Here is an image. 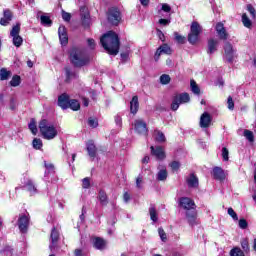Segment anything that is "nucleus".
I'll return each mask as SVG.
<instances>
[{"label":"nucleus","mask_w":256,"mask_h":256,"mask_svg":"<svg viewBox=\"0 0 256 256\" xmlns=\"http://www.w3.org/2000/svg\"><path fill=\"white\" fill-rule=\"evenodd\" d=\"M100 44L106 50L108 55H119L121 49V39L117 32L110 30L100 38Z\"/></svg>","instance_id":"f257e3e1"},{"label":"nucleus","mask_w":256,"mask_h":256,"mask_svg":"<svg viewBox=\"0 0 256 256\" xmlns=\"http://www.w3.org/2000/svg\"><path fill=\"white\" fill-rule=\"evenodd\" d=\"M178 205L186 211V219L190 227L197 225V205L195 201L189 197H180Z\"/></svg>","instance_id":"f03ea898"},{"label":"nucleus","mask_w":256,"mask_h":256,"mask_svg":"<svg viewBox=\"0 0 256 256\" xmlns=\"http://www.w3.org/2000/svg\"><path fill=\"white\" fill-rule=\"evenodd\" d=\"M68 57L71 65L77 69L89 65V57L85 56V52L77 46H73L68 51Z\"/></svg>","instance_id":"7ed1b4c3"},{"label":"nucleus","mask_w":256,"mask_h":256,"mask_svg":"<svg viewBox=\"0 0 256 256\" xmlns=\"http://www.w3.org/2000/svg\"><path fill=\"white\" fill-rule=\"evenodd\" d=\"M38 127L43 139L47 141H51V139H55L57 136V128H55V125L49 123L47 119L40 120Z\"/></svg>","instance_id":"20e7f679"},{"label":"nucleus","mask_w":256,"mask_h":256,"mask_svg":"<svg viewBox=\"0 0 256 256\" xmlns=\"http://www.w3.org/2000/svg\"><path fill=\"white\" fill-rule=\"evenodd\" d=\"M106 19L109 25L112 27H119V23H121L123 16L121 14V10L117 6L109 7L106 11Z\"/></svg>","instance_id":"39448f33"},{"label":"nucleus","mask_w":256,"mask_h":256,"mask_svg":"<svg viewBox=\"0 0 256 256\" xmlns=\"http://www.w3.org/2000/svg\"><path fill=\"white\" fill-rule=\"evenodd\" d=\"M201 33H203V27H201L199 22L193 21L190 26V33H188V43H190V45H197Z\"/></svg>","instance_id":"423d86ee"},{"label":"nucleus","mask_w":256,"mask_h":256,"mask_svg":"<svg viewBox=\"0 0 256 256\" xmlns=\"http://www.w3.org/2000/svg\"><path fill=\"white\" fill-rule=\"evenodd\" d=\"M190 101H191V97L189 96V93H187V92L175 95L172 99L170 109L172 111H177V109H179V105H181L183 103H189Z\"/></svg>","instance_id":"0eeeda50"},{"label":"nucleus","mask_w":256,"mask_h":256,"mask_svg":"<svg viewBox=\"0 0 256 256\" xmlns=\"http://www.w3.org/2000/svg\"><path fill=\"white\" fill-rule=\"evenodd\" d=\"M19 33H21V23L17 22L10 31V37H12L14 47H21L23 45V37Z\"/></svg>","instance_id":"6e6552de"},{"label":"nucleus","mask_w":256,"mask_h":256,"mask_svg":"<svg viewBox=\"0 0 256 256\" xmlns=\"http://www.w3.org/2000/svg\"><path fill=\"white\" fill-rule=\"evenodd\" d=\"M223 49L227 62L233 63L235 55L237 54V50L233 48V44H231V42H225Z\"/></svg>","instance_id":"1a4fd4ad"},{"label":"nucleus","mask_w":256,"mask_h":256,"mask_svg":"<svg viewBox=\"0 0 256 256\" xmlns=\"http://www.w3.org/2000/svg\"><path fill=\"white\" fill-rule=\"evenodd\" d=\"M134 131L138 135H144L145 137L149 135V128H147V123L141 119L134 121Z\"/></svg>","instance_id":"9d476101"},{"label":"nucleus","mask_w":256,"mask_h":256,"mask_svg":"<svg viewBox=\"0 0 256 256\" xmlns=\"http://www.w3.org/2000/svg\"><path fill=\"white\" fill-rule=\"evenodd\" d=\"M215 31L220 39V41H227L229 39V33L225 29V24L223 22L216 23Z\"/></svg>","instance_id":"9b49d317"},{"label":"nucleus","mask_w":256,"mask_h":256,"mask_svg":"<svg viewBox=\"0 0 256 256\" xmlns=\"http://www.w3.org/2000/svg\"><path fill=\"white\" fill-rule=\"evenodd\" d=\"M58 35L60 45H62V47H66V45L69 44V34L67 33V28L64 25L59 26Z\"/></svg>","instance_id":"f8f14e48"},{"label":"nucleus","mask_w":256,"mask_h":256,"mask_svg":"<svg viewBox=\"0 0 256 256\" xmlns=\"http://www.w3.org/2000/svg\"><path fill=\"white\" fill-rule=\"evenodd\" d=\"M162 53H164V55H171L173 53V50L168 44H162L161 46H159L154 55V60L156 62L159 61Z\"/></svg>","instance_id":"ddd939ff"},{"label":"nucleus","mask_w":256,"mask_h":256,"mask_svg":"<svg viewBox=\"0 0 256 256\" xmlns=\"http://www.w3.org/2000/svg\"><path fill=\"white\" fill-rule=\"evenodd\" d=\"M71 101V96L67 93H62L58 96V107H61L63 111L69 109V103Z\"/></svg>","instance_id":"4468645a"},{"label":"nucleus","mask_w":256,"mask_h":256,"mask_svg":"<svg viewBox=\"0 0 256 256\" xmlns=\"http://www.w3.org/2000/svg\"><path fill=\"white\" fill-rule=\"evenodd\" d=\"M151 155L156 157L159 161H163L166 159L167 154H165V150H163V146H151L150 147Z\"/></svg>","instance_id":"2eb2a0df"},{"label":"nucleus","mask_w":256,"mask_h":256,"mask_svg":"<svg viewBox=\"0 0 256 256\" xmlns=\"http://www.w3.org/2000/svg\"><path fill=\"white\" fill-rule=\"evenodd\" d=\"M13 21V11L11 9H4L3 10V17L0 19V25L2 27H7L9 23Z\"/></svg>","instance_id":"dca6fc26"},{"label":"nucleus","mask_w":256,"mask_h":256,"mask_svg":"<svg viewBox=\"0 0 256 256\" xmlns=\"http://www.w3.org/2000/svg\"><path fill=\"white\" fill-rule=\"evenodd\" d=\"M86 151L92 159V161H95V157H97V146L95 145V141L93 140H88L86 143Z\"/></svg>","instance_id":"f3484780"},{"label":"nucleus","mask_w":256,"mask_h":256,"mask_svg":"<svg viewBox=\"0 0 256 256\" xmlns=\"http://www.w3.org/2000/svg\"><path fill=\"white\" fill-rule=\"evenodd\" d=\"M212 121L213 117H211V114H209V112H204L200 116V127L202 129H208V127H211Z\"/></svg>","instance_id":"a211bd4d"},{"label":"nucleus","mask_w":256,"mask_h":256,"mask_svg":"<svg viewBox=\"0 0 256 256\" xmlns=\"http://www.w3.org/2000/svg\"><path fill=\"white\" fill-rule=\"evenodd\" d=\"M18 227L20 233H27L29 229V217L27 215H22L18 219Z\"/></svg>","instance_id":"6ab92c4d"},{"label":"nucleus","mask_w":256,"mask_h":256,"mask_svg":"<svg viewBox=\"0 0 256 256\" xmlns=\"http://www.w3.org/2000/svg\"><path fill=\"white\" fill-rule=\"evenodd\" d=\"M92 243L94 249H97L98 251H103L107 247V241L99 236L93 237Z\"/></svg>","instance_id":"aec40b11"},{"label":"nucleus","mask_w":256,"mask_h":256,"mask_svg":"<svg viewBox=\"0 0 256 256\" xmlns=\"http://www.w3.org/2000/svg\"><path fill=\"white\" fill-rule=\"evenodd\" d=\"M186 183L189 189H199V178L195 173H191L188 178H186Z\"/></svg>","instance_id":"412c9836"},{"label":"nucleus","mask_w":256,"mask_h":256,"mask_svg":"<svg viewBox=\"0 0 256 256\" xmlns=\"http://www.w3.org/2000/svg\"><path fill=\"white\" fill-rule=\"evenodd\" d=\"M212 176L216 181H225V171L219 166L213 168Z\"/></svg>","instance_id":"4be33fe9"},{"label":"nucleus","mask_w":256,"mask_h":256,"mask_svg":"<svg viewBox=\"0 0 256 256\" xmlns=\"http://www.w3.org/2000/svg\"><path fill=\"white\" fill-rule=\"evenodd\" d=\"M97 199L103 207H107V205H109V196H107V192H105V190H99Z\"/></svg>","instance_id":"5701e85b"},{"label":"nucleus","mask_w":256,"mask_h":256,"mask_svg":"<svg viewBox=\"0 0 256 256\" xmlns=\"http://www.w3.org/2000/svg\"><path fill=\"white\" fill-rule=\"evenodd\" d=\"M139 111V96H133L130 101V113L135 115Z\"/></svg>","instance_id":"b1692460"},{"label":"nucleus","mask_w":256,"mask_h":256,"mask_svg":"<svg viewBox=\"0 0 256 256\" xmlns=\"http://www.w3.org/2000/svg\"><path fill=\"white\" fill-rule=\"evenodd\" d=\"M217 45H219L218 40H215L213 38L208 40V50H207L208 55H213V53L217 51Z\"/></svg>","instance_id":"393cba45"},{"label":"nucleus","mask_w":256,"mask_h":256,"mask_svg":"<svg viewBox=\"0 0 256 256\" xmlns=\"http://www.w3.org/2000/svg\"><path fill=\"white\" fill-rule=\"evenodd\" d=\"M154 140L156 143H165L167 141V138L165 137V134L161 132V130H155Z\"/></svg>","instance_id":"a878e982"},{"label":"nucleus","mask_w":256,"mask_h":256,"mask_svg":"<svg viewBox=\"0 0 256 256\" xmlns=\"http://www.w3.org/2000/svg\"><path fill=\"white\" fill-rule=\"evenodd\" d=\"M52 245H57L59 242V230L56 227H53L50 234Z\"/></svg>","instance_id":"bb28decb"},{"label":"nucleus","mask_w":256,"mask_h":256,"mask_svg":"<svg viewBox=\"0 0 256 256\" xmlns=\"http://www.w3.org/2000/svg\"><path fill=\"white\" fill-rule=\"evenodd\" d=\"M68 109H71L72 111H79L81 109V103H79V100L77 99H70Z\"/></svg>","instance_id":"cd10ccee"},{"label":"nucleus","mask_w":256,"mask_h":256,"mask_svg":"<svg viewBox=\"0 0 256 256\" xmlns=\"http://www.w3.org/2000/svg\"><path fill=\"white\" fill-rule=\"evenodd\" d=\"M82 26L85 29H89V23L91 21V15L89 13H84L81 16Z\"/></svg>","instance_id":"c85d7f7f"},{"label":"nucleus","mask_w":256,"mask_h":256,"mask_svg":"<svg viewBox=\"0 0 256 256\" xmlns=\"http://www.w3.org/2000/svg\"><path fill=\"white\" fill-rule=\"evenodd\" d=\"M40 22L44 27H51V25H53V20H51V17L45 15L40 16Z\"/></svg>","instance_id":"c756f323"},{"label":"nucleus","mask_w":256,"mask_h":256,"mask_svg":"<svg viewBox=\"0 0 256 256\" xmlns=\"http://www.w3.org/2000/svg\"><path fill=\"white\" fill-rule=\"evenodd\" d=\"M242 23L246 29H251L253 27V22L251 19H249V16H247V13L242 14Z\"/></svg>","instance_id":"7c9ffc66"},{"label":"nucleus","mask_w":256,"mask_h":256,"mask_svg":"<svg viewBox=\"0 0 256 256\" xmlns=\"http://www.w3.org/2000/svg\"><path fill=\"white\" fill-rule=\"evenodd\" d=\"M174 39L179 45H185L187 43V38L179 34V32H174Z\"/></svg>","instance_id":"2f4dec72"},{"label":"nucleus","mask_w":256,"mask_h":256,"mask_svg":"<svg viewBox=\"0 0 256 256\" xmlns=\"http://www.w3.org/2000/svg\"><path fill=\"white\" fill-rule=\"evenodd\" d=\"M240 243L244 253H249L251 251V246H249V238H243Z\"/></svg>","instance_id":"473e14b6"},{"label":"nucleus","mask_w":256,"mask_h":256,"mask_svg":"<svg viewBox=\"0 0 256 256\" xmlns=\"http://www.w3.org/2000/svg\"><path fill=\"white\" fill-rule=\"evenodd\" d=\"M32 147L33 149H36V151H40V149H43V140L40 138H34L32 141Z\"/></svg>","instance_id":"72a5a7b5"},{"label":"nucleus","mask_w":256,"mask_h":256,"mask_svg":"<svg viewBox=\"0 0 256 256\" xmlns=\"http://www.w3.org/2000/svg\"><path fill=\"white\" fill-rule=\"evenodd\" d=\"M190 87L194 95H201V88H199V85H197V82H195V80L190 81Z\"/></svg>","instance_id":"f704fd0d"},{"label":"nucleus","mask_w":256,"mask_h":256,"mask_svg":"<svg viewBox=\"0 0 256 256\" xmlns=\"http://www.w3.org/2000/svg\"><path fill=\"white\" fill-rule=\"evenodd\" d=\"M28 129L31 131L32 135H37V122L34 118L30 120V123L28 124Z\"/></svg>","instance_id":"c9c22d12"},{"label":"nucleus","mask_w":256,"mask_h":256,"mask_svg":"<svg viewBox=\"0 0 256 256\" xmlns=\"http://www.w3.org/2000/svg\"><path fill=\"white\" fill-rule=\"evenodd\" d=\"M9 77H11V71H9L5 68H2L0 70V80L1 81H7V79H9Z\"/></svg>","instance_id":"e433bc0d"},{"label":"nucleus","mask_w":256,"mask_h":256,"mask_svg":"<svg viewBox=\"0 0 256 256\" xmlns=\"http://www.w3.org/2000/svg\"><path fill=\"white\" fill-rule=\"evenodd\" d=\"M168 172H167V169H162L158 172L157 174V180L158 181H167V177H168Z\"/></svg>","instance_id":"4c0bfd02"},{"label":"nucleus","mask_w":256,"mask_h":256,"mask_svg":"<svg viewBox=\"0 0 256 256\" xmlns=\"http://www.w3.org/2000/svg\"><path fill=\"white\" fill-rule=\"evenodd\" d=\"M65 73H66V83H69V81H71V79H73V77H76L77 74L75 72L71 71L70 67H65Z\"/></svg>","instance_id":"58836bf2"},{"label":"nucleus","mask_w":256,"mask_h":256,"mask_svg":"<svg viewBox=\"0 0 256 256\" xmlns=\"http://www.w3.org/2000/svg\"><path fill=\"white\" fill-rule=\"evenodd\" d=\"M149 214H150L151 221H153L154 223H157V221L159 220V217L157 216V209H155V207H150Z\"/></svg>","instance_id":"ea45409f"},{"label":"nucleus","mask_w":256,"mask_h":256,"mask_svg":"<svg viewBox=\"0 0 256 256\" xmlns=\"http://www.w3.org/2000/svg\"><path fill=\"white\" fill-rule=\"evenodd\" d=\"M11 87H19L21 85V76L14 75L10 81Z\"/></svg>","instance_id":"a19ab883"},{"label":"nucleus","mask_w":256,"mask_h":256,"mask_svg":"<svg viewBox=\"0 0 256 256\" xmlns=\"http://www.w3.org/2000/svg\"><path fill=\"white\" fill-rule=\"evenodd\" d=\"M26 187L29 193H37V187H35V183H33V180H28L26 182Z\"/></svg>","instance_id":"79ce46f5"},{"label":"nucleus","mask_w":256,"mask_h":256,"mask_svg":"<svg viewBox=\"0 0 256 256\" xmlns=\"http://www.w3.org/2000/svg\"><path fill=\"white\" fill-rule=\"evenodd\" d=\"M230 256H245V252L239 247H234L230 251Z\"/></svg>","instance_id":"37998d69"},{"label":"nucleus","mask_w":256,"mask_h":256,"mask_svg":"<svg viewBox=\"0 0 256 256\" xmlns=\"http://www.w3.org/2000/svg\"><path fill=\"white\" fill-rule=\"evenodd\" d=\"M169 167L171 168V170L173 171V173L179 171V169H181V162L174 160L169 164Z\"/></svg>","instance_id":"c03bdc74"},{"label":"nucleus","mask_w":256,"mask_h":256,"mask_svg":"<svg viewBox=\"0 0 256 256\" xmlns=\"http://www.w3.org/2000/svg\"><path fill=\"white\" fill-rule=\"evenodd\" d=\"M160 83L162 85H169V83H171V76H169V74H162L160 76Z\"/></svg>","instance_id":"a18cd8bd"},{"label":"nucleus","mask_w":256,"mask_h":256,"mask_svg":"<svg viewBox=\"0 0 256 256\" xmlns=\"http://www.w3.org/2000/svg\"><path fill=\"white\" fill-rule=\"evenodd\" d=\"M88 125L92 129H97V127H99V120H97V118L90 117L88 118Z\"/></svg>","instance_id":"49530a36"},{"label":"nucleus","mask_w":256,"mask_h":256,"mask_svg":"<svg viewBox=\"0 0 256 256\" xmlns=\"http://www.w3.org/2000/svg\"><path fill=\"white\" fill-rule=\"evenodd\" d=\"M244 137H246V139H248L250 143H253L255 141V135L251 130H244Z\"/></svg>","instance_id":"de8ad7c7"},{"label":"nucleus","mask_w":256,"mask_h":256,"mask_svg":"<svg viewBox=\"0 0 256 256\" xmlns=\"http://www.w3.org/2000/svg\"><path fill=\"white\" fill-rule=\"evenodd\" d=\"M91 187V178L86 177L82 179V189H89Z\"/></svg>","instance_id":"09e8293b"},{"label":"nucleus","mask_w":256,"mask_h":256,"mask_svg":"<svg viewBox=\"0 0 256 256\" xmlns=\"http://www.w3.org/2000/svg\"><path fill=\"white\" fill-rule=\"evenodd\" d=\"M158 234L161 241L165 243L167 241V233H165V230L163 228H158Z\"/></svg>","instance_id":"8fccbe9b"},{"label":"nucleus","mask_w":256,"mask_h":256,"mask_svg":"<svg viewBox=\"0 0 256 256\" xmlns=\"http://www.w3.org/2000/svg\"><path fill=\"white\" fill-rule=\"evenodd\" d=\"M228 215H230L234 221H239V216H237V212H235L232 207L228 208Z\"/></svg>","instance_id":"3c124183"},{"label":"nucleus","mask_w":256,"mask_h":256,"mask_svg":"<svg viewBox=\"0 0 256 256\" xmlns=\"http://www.w3.org/2000/svg\"><path fill=\"white\" fill-rule=\"evenodd\" d=\"M247 11L250 13L252 19H256V10H255V7H253V5L248 4Z\"/></svg>","instance_id":"603ef678"},{"label":"nucleus","mask_w":256,"mask_h":256,"mask_svg":"<svg viewBox=\"0 0 256 256\" xmlns=\"http://www.w3.org/2000/svg\"><path fill=\"white\" fill-rule=\"evenodd\" d=\"M238 225H239V228H240V229H247V227H249V223H248L247 220L244 219V218H241V219L239 220Z\"/></svg>","instance_id":"864d4df0"},{"label":"nucleus","mask_w":256,"mask_h":256,"mask_svg":"<svg viewBox=\"0 0 256 256\" xmlns=\"http://www.w3.org/2000/svg\"><path fill=\"white\" fill-rule=\"evenodd\" d=\"M222 158L223 161H229V150L227 149V147L222 148Z\"/></svg>","instance_id":"5fc2aeb1"},{"label":"nucleus","mask_w":256,"mask_h":256,"mask_svg":"<svg viewBox=\"0 0 256 256\" xmlns=\"http://www.w3.org/2000/svg\"><path fill=\"white\" fill-rule=\"evenodd\" d=\"M227 105H228V109H230V111H233V109H235V102L233 101V97H231V96L228 97Z\"/></svg>","instance_id":"6e6d98bb"},{"label":"nucleus","mask_w":256,"mask_h":256,"mask_svg":"<svg viewBox=\"0 0 256 256\" xmlns=\"http://www.w3.org/2000/svg\"><path fill=\"white\" fill-rule=\"evenodd\" d=\"M62 19L69 23L71 21V13L65 12V10H62Z\"/></svg>","instance_id":"4d7b16f0"},{"label":"nucleus","mask_w":256,"mask_h":256,"mask_svg":"<svg viewBox=\"0 0 256 256\" xmlns=\"http://www.w3.org/2000/svg\"><path fill=\"white\" fill-rule=\"evenodd\" d=\"M120 57L122 61H127L129 59V48H127L125 51L121 52Z\"/></svg>","instance_id":"13d9d810"},{"label":"nucleus","mask_w":256,"mask_h":256,"mask_svg":"<svg viewBox=\"0 0 256 256\" xmlns=\"http://www.w3.org/2000/svg\"><path fill=\"white\" fill-rule=\"evenodd\" d=\"M162 11L164 13H171V6L167 3L162 4Z\"/></svg>","instance_id":"bf43d9fd"},{"label":"nucleus","mask_w":256,"mask_h":256,"mask_svg":"<svg viewBox=\"0 0 256 256\" xmlns=\"http://www.w3.org/2000/svg\"><path fill=\"white\" fill-rule=\"evenodd\" d=\"M156 32H157V35H158V37H159V39H160V41H165V34L163 33V31H161L160 29H156Z\"/></svg>","instance_id":"052dcab7"},{"label":"nucleus","mask_w":256,"mask_h":256,"mask_svg":"<svg viewBox=\"0 0 256 256\" xmlns=\"http://www.w3.org/2000/svg\"><path fill=\"white\" fill-rule=\"evenodd\" d=\"M44 167L50 172L55 171V165H53L52 163L45 162Z\"/></svg>","instance_id":"680f3d73"},{"label":"nucleus","mask_w":256,"mask_h":256,"mask_svg":"<svg viewBox=\"0 0 256 256\" xmlns=\"http://www.w3.org/2000/svg\"><path fill=\"white\" fill-rule=\"evenodd\" d=\"M87 43H88V46L90 47V49H95V39L88 38Z\"/></svg>","instance_id":"e2e57ef3"},{"label":"nucleus","mask_w":256,"mask_h":256,"mask_svg":"<svg viewBox=\"0 0 256 256\" xmlns=\"http://www.w3.org/2000/svg\"><path fill=\"white\" fill-rule=\"evenodd\" d=\"M158 23H159L160 25L167 26V25H169V23H171V20L161 18V19L158 21Z\"/></svg>","instance_id":"0e129e2a"},{"label":"nucleus","mask_w":256,"mask_h":256,"mask_svg":"<svg viewBox=\"0 0 256 256\" xmlns=\"http://www.w3.org/2000/svg\"><path fill=\"white\" fill-rule=\"evenodd\" d=\"M123 199H124L125 203H129V201H131V195L129 194V192H125L123 194Z\"/></svg>","instance_id":"69168bd1"},{"label":"nucleus","mask_w":256,"mask_h":256,"mask_svg":"<svg viewBox=\"0 0 256 256\" xmlns=\"http://www.w3.org/2000/svg\"><path fill=\"white\" fill-rule=\"evenodd\" d=\"M15 108H16V106H15V99H10V109H11V111H15Z\"/></svg>","instance_id":"338daca9"},{"label":"nucleus","mask_w":256,"mask_h":256,"mask_svg":"<svg viewBox=\"0 0 256 256\" xmlns=\"http://www.w3.org/2000/svg\"><path fill=\"white\" fill-rule=\"evenodd\" d=\"M74 255H75V256H83V250H81V249H76V250L74 251Z\"/></svg>","instance_id":"774afa93"}]
</instances>
